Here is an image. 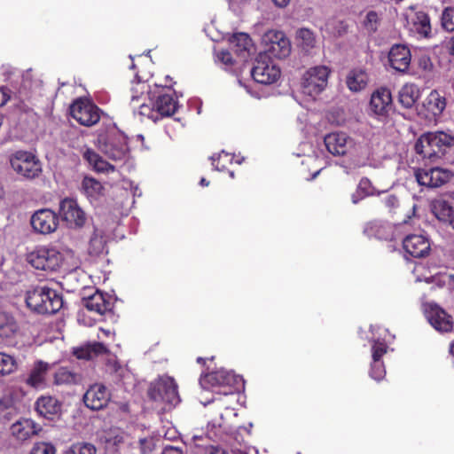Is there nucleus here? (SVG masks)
Returning a JSON list of instances; mask_svg holds the SVG:
<instances>
[{
    "mask_svg": "<svg viewBox=\"0 0 454 454\" xmlns=\"http://www.w3.org/2000/svg\"><path fill=\"white\" fill-rule=\"evenodd\" d=\"M25 301L28 309L42 315L55 314L63 307L62 295L45 285L28 289Z\"/></svg>",
    "mask_w": 454,
    "mask_h": 454,
    "instance_id": "nucleus-1",
    "label": "nucleus"
},
{
    "mask_svg": "<svg viewBox=\"0 0 454 454\" xmlns=\"http://www.w3.org/2000/svg\"><path fill=\"white\" fill-rule=\"evenodd\" d=\"M96 145L107 158L123 160L129 153L128 138L115 124H110L98 132Z\"/></svg>",
    "mask_w": 454,
    "mask_h": 454,
    "instance_id": "nucleus-2",
    "label": "nucleus"
},
{
    "mask_svg": "<svg viewBox=\"0 0 454 454\" xmlns=\"http://www.w3.org/2000/svg\"><path fill=\"white\" fill-rule=\"evenodd\" d=\"M240 379L233 372L224 369L205 373L200 379L204 388H210L216 395L232 397L239 392Z\"/></svg>",
    "mask_w": 454,
    "mask_h": 454,
    "instance_id": "nucleus-3",
    "label": "nucleus"
},
{
    "mask_svg": "<svg viewBox=\"0 0 454 454\" xmlns=\"http://www.w3.org/2000/svg\"><path fill=\"white\" fill-rule=\"evenodd\" d=\"M454 145V137L443 132H428L422 135L415 144V151L423 158H442L446 149Z\"/></svg>",
    "mask_w": 454,
    "mask_h": 454,
    "instance_id": "nucleus-4",
    "label": "nucleus"
},
{
    "mask_svg": "<svg viewBox=\"0 0 454 454\" xmlns=\"http://www.w3.org/2000/svg\"><path fill=\"white\" fill-rule=\"evenodd\" d=\"M64 261L63 254L53 247H38L27 254V262L36 270L57 271Z\"/></svg>",
    "mask_w": 454,
    "mask_h": 454,
    "instance_id": "nucleus-5",
    "label": "nucleus"
},
{
    "mask_svg": "<svg viewBox=\"0 0 454 454\" xmlns=\"http://www.w3.org/2000/svg\"><path fill=\"white\" fill-rule=\"evenodd\" d=\"M10 163L17 174L27 179H35L42 173V164L40 160L29 152H16L12 155Z\"/></svg>",
    "mask_w": 454,
    "mask_h": 454,
    "instance_id": "nucleus-6",
    "label": "nucleus"
},
{
    "mask_svg": "<svg viewBox=\"0 0 454 454\" xmlns=\"http://www.w3.org/2000/svg\"><path fill=\"white\" fill-rule=\"evenodd\" d=\"M101 109L92 101L79 98L70 106L71 116L81 125L91 127L100 120Z\"/></svg>",
    "mask_w": 454,
    "mask_h": 454,
    "instance_id": "nucleus-7",
    "label": "nucleus"
},
{
    "mask_svg": "<svg viewBox=\"0 0 454 454\" xmlns=\"http://www.w3.org/2000/svg\"><path fill=\"white\" fill-rule=\"evenodd\" d=\"M331 70L325 66H317L309 68L303 75V92L315 97L320 94L327 86Z\"/></svg>",
    "mask_w": 454,
    "mask_h": 454,
    "instance_id": "nucleus-8",
    "label": "nucleus"
},
{
    "mask_svg": "<svg viewBox=\"0 0 454 454\" xmlns=\"http://www.w3.org/2000/svg\"><path fill=\"white\" fill-rule=\"evenodd\" d=\"M281 72L267 54L259 53L251 70L253 79L262 84H271L278 80Z\"/></svg>",
    "mask_w": 454,
    "mask_h": 454,
    "instance_id": "nucleus-9",
    "label": "nucleus"
},
{
    "mask_svg": "<svg viewBox=\"0 0 454 454\" xmlns=\"http://www.w3.org/2000/svg\"><path fill=\"white\" fill-rule=\"evenodd\" d=\"M265 43V51L262 54H267L270 59H285L291 52V43L282 31H268L263 37Z\"/></svg>",
    "mask_w": 454,
    "mask_h": 454,
    "instance_id": "nucleus-10",
    "label": "nucleus"
},
{
    "mask_svg": "<svg viewBox=\"0 0 454 454\" xmlns=\"http://www.w3.org/2000/svg\"><path fill=\"white\" fill-rule=\"evenodd\" d=\"M150 399L168 404L179 403L177 385L172 378L160 379L152 384L148 390Z\"/></svg>",
    "mask_w": 454,
    "mask_h": 454,
    "instance_id": "nucleus-11",
    "label": "nucleus"
},
{
    "mask_svg": "<svg viewBox=\"0 0 454 454\" xmlns=\"http://www.w3.org/2000/svg\"><path fill=\"white\" fill-rule=\"evenodd\" d=\"M427 318L430 325L439 333H449L453 331V317L435 303H430L427 309Z\"/></svg>",
    "mask_w": 454,
    "mask_h": 454,
    "instance_id": "nucleus-12",
    "label": "nucleus"
},
{
    "mask_svg": "<svg viewBox=\"0 0 454 454\" xmlns=\"http://www.w3.org/2000/svg\"><path fill=\"white\" fill-rule=\"evenodd\" d=\"M59 215L71 228L82 227L86 221L85 213L78 206L76 200L69 198L60 201Z\"/></svg>",
    "mask_w": 454,
    "mask_h": 454,
    "instance_id": "nucleus-13",
    "label": "nucleus"
},
{
    "mask_svg": "<svg viewBox=\"0 0 454 454\" xmlns=\"http://www.w3.org/2000/svg\"><path fill=\"white\" fill-rule=\"evenodd\" d=\"M452 177V173L441 168H419L416 179L420 185L440 187Z\"/></svg>",
    "mask_w": 454,
    "mask_h": 454,
    "instance_id": "nucleus-14",
    "label": "nucleus"
},
{
    "mask_svg": "<svg viewBox=\"0 0 454 454\" xmlns=\"http://www.w3.org/2000/svg\"><path fill=\"white\" fill-rule=\"evenodd\" d=\"M31 225L35 231L41 234H50L55 231L59 225V216L51 209L37 210L31 217Z\"/></svg>",
    "mask_w": 454,
    "mask_h": 454,
    "instance_id": "nucleus-15",
    "label": "nucleus"
},
{
    "mask_svg": "<svg viewBox=\"0 0 454 454\" xmlns=\"http://www.w3.org/2000/svg\"><path fill=\"white\" fill-rule=\"evenodd\" d=\"M109 400V391L102 384H94L90 386L83 396L85 405L94 411L106 407Z\"/></svg>",
    "mask_w": 454,
    "mask_h": 454,
    "instance_id": "nucleus-16",
    "label": "nucleus"
},
{
    "mask_svg": "<svg viewBox=\"0 0 454 454\" xmlns=\"http://www.w3.org/2000/svg\"><path fill=\"white\" fill-rule=\"evenodd\" d=\"M327 151L334 156L345 155L353 145V140L344 132H333L324 139Z\"/></svg>",
    "mask_w": 454,
    "mask_h": 454,
    "instance_id": "nucleus-17",
    "label": "nucleus"
},
{
    "mask_svg": "<svg viewBox=\"0 0 454 454\" xmlns=\"http://www.w3.org/2000/svg\"><path fill=\"white\" fill-rule=\"evenodd\" d=\"M411 54L410 49L404 44H395L388 52V62L392 68L405 73L411 65Z\"/></svg>",
    "mask_w": 454,
    "mask_h": 454,
    "instance_id": "nucleus-18",
    "label": "nucleus"
},
{
    "mask_svg": "<svg viewBox=\"0 0 454 454\" xmlns=\"http://www.w3.org/2000/svg\"><path fill=\"white\" fill-rule=\"evenodd\" d=\"M403 247L406 253L415 258L425 257L430 251V243L422 235H408L403 241Z\"/></svg>",
    "mask_w": 454,
    "mask_h": 454,
    "instance_id": "nucleus-19",
    "label": "nucleus"
},
{
    "mask_svg": "<svg viewBox=\"0 0 454 454\" xmlns=\"http://www.w3.org/2000/svg\"><path fill=\"white\" fill-rule=\"evenodd\" d=\"M370 107L378 115H384L392 107V95L387 88L381 87L376 90L371 97Z\"/></svg>",
    "mask_w": 454,
    "mask_h": 454,
    "instance_id": "nucleus-20",
    "label": "nucleus"
},
{
    "mask_svg": "<svg viewBox=\"0 0 454 454\" xmlns=\"http://www.w3.org/2000/svg\"><path fill=\"white\" fill-rule=\"evenodd\" d=\"M42 427L31 419H22L12 424L11 431L19 441H26L34 435H37Z\"/></svg>",
    "mask_w": 454,
    "mask_h": 454,
    "instance_id": "nucleus-21",
    "label": "nucleus"
},
{
    "mask_svg": "<svg viewBox=\"0 0 454 454\" xmlns=\"http://www.w3.org/2000/svg\"><path fill=\"white\" fill-rule=\"evenodd\" d=\"M35 411L47 419H52L61 411V403L51 395H42L35 402Z\"/></svg>",
    "mask_w": 454,
    "mask_h": 454,
    "instance_id": "nucleus-22",
    "label": "nucleus"
},
{
    "mask_svg": "<svg viewBox=\"0 0 454 454\" xmlns=\"http://www.w3.org/2000/svg\"><path fill=\"white\" fill-rule=\"evenodd\" d=\"M178 108V102L170 94H160L157 96L153 105V110L161 116H171Z\"/></svg>",
    "mask_w": 454,
    "mask_h": 454,
    "instance_id": "nucleus-23",
    "label": "nucleus"
},
{
    "mask_svg": "<svg viewBox=\"0 0 454 454\" xmlns=\"http://www.w3.org/2000/svg\"><path fill=\"white\" fill-rule=\"evenodd\" d=\"M84 307L98 315H104L111 310V302L106 299L103 293L96 291L93 294L83 299Z\"/></svg>",
    "mask_w": 454,
    "mask_h": 454,
    "instance_id": "nucleus-24",
    "label": "nucleus"
},
{
    "mask_svg": "<svg viewBox=\"0 0 454 454\" xmlns=\"http://www.w3.org/2000/svg\"><path fill=\"white\" fill-rule=\"evenodd\" d=\"M369 77L365 70L354 68L346 77V84L349 90L358 92L364 90L368 84Z\"/></svg>",
    "mask_w": 454,
    "mask_h": 454,
    "instance_id": "nucleus-25",
    "label": "nucleus"
},
{
    "mask_svg": "<svg viewBox=\"0 0 454 454\" xmlns=\"http://www.w3.org/2000/svg\"><path fill=\"white\" fill-rule=\"evenodd\" d=\"M50 368L48 363L37 361L35 363L25 382L31 387L37 388L45 382V375Z\"/></svg>",
    "mask_w": 454,
    "mask_h": 454,
    "instance_id": "nucleus-26",
    "label": "nucleus"
},
{
    "mask_svg": "<svg viewBox=\"0 0 454 454\" xmlns=\"http://www.w3.org/2000/svg\"><path fill=\"white\" fill-rule=\"evenodd\" d=\"M109 352L108 348L102 342L89 343L74 350V355L78 359L90 360L99 355Z\"/></svg>",
    "mask_w": 454,
    "mask_h": 454,
    "instance_id": "nucleus-27",
    "label": "nucleus"
},
{
    "mask_svg": "<svg viewBox=\"0 0 454 454\" xmlns=\"http://www.w3.org/2000/svg\"><path fill=\"white\" fill-rule=\"evenodd\" d=\"M380 193L381 192L377 191L368 177H362L356 192L351 195V201L353 204H357L366 197L379 196Z\"/></svg>",
    "mask_w": 454,
    "mask_h": 454,
    "instance_id": "nucleus-28",
    "label": "nucleus"
},
{
    "mask_svg": "<svg viewBox=\"0 0 454 454\" xmlns=\"http://www.w3.org/2000/svg\"><path fill=\"white\" fill-rule=\"evenodd\" d=\"M423 106L429 114L438 116L446 107V98L437 90H432L427 97Z\"/></svg>",
    "mask_w": 454,
    "mask_h": 454,
    "instance_id": "nucleus-29",
    "label": "nucleus"
},
{
    "mask_svg": "<svg viewBox=\"0 0 454 454\" xmlns=\"http://www.w3.org/2000/svg\"><path fill=\"white\" fill-rule=\"evenodd\" d=\"M434 214L438 220L448 223L454 230V210L445 200H440L434 204Z\"/></svg>",
    "mask_w": 454,
    "mask_h": 454,
    "instance_id": "nucleus-30",
    "label": "nucleus"
},
{
    "mask_svg": "<svg viewBox=\"0 0 454 454\" xmlns=\"http://www.w3.org/2000/svg\"><path fill=\"white\" fill-rule=\"evenodd\" d=\"M419 96V91L418 88L413 84H406L404 85L399 91L398 95V102L404 108H411L416 101L418 100Z\"/></svg>",
    "mask_w": 454,
    "mask_h": 454,
    "instance_id": "nucleus-31",
    "label": "nucleus"
},
{
    "mask_svg": "<svg viewBox=\"0 0 454 454\" xmlns=\"http://www.w3.org/2000/svg\"><path fill=\"white\" fill-rule=\"evenodd\" d=\"M106 247V240L103 234V231L96 229L89 241V254L94 257H98L105 252Z\"/></svg>",
    "mask_w": 454,
    "mask_h": 454,
    "instance_id": "nucleus-32",
    "label": "nucleus"
},
{
    "mask_svg": "<svg viewBox=\"0 0 454 454\" xmlns=\"http://www.w3.org/2000/svg\"><path fill=\"white\" fill-rule=\"evenodd\" d=\"M412 25L416 32L422 37H428L431 34L430 18L424 12H417L412 19Z\"/></svg>",
    "mask_w": 454,
    "mask_h": 454,
    "instance_id": "nucleus-33",
    "label": "nucleus"
},
{
    "mask_svg": "<svg viewBox=\"0 0 454 454\" xmlns=\"http://www.w3.org/2000/svg\"><path fill=\"white\" fill-rule=\"evenodd\" d=\"M82 189L88 198L98 200L102 195L104 187L97 179L85 176L82 182Z\"/></svg>",
    "mask_w": 454,
    "mask_h": 454,
    "instance_id": "nucleus-34",
    "label": "nucleus"
},
{
    "mask_svg": "<svg viewBox=\"0 0 454 454\" xmlns=\"http://www.w3.org/2000/svg\"><path fill=\"white\" fill-rule=\"evenodd\" d=\"M230 43L232 45L233 51L238 55H244L249 51L252 45L250 36L246 33H236L230 38Z\"/></svg>",
    "mask_w": 454,
    "mask_h": 454,
    "instance_id": "nucleus-35",
    "label": "nucleus"
},
{
    "mask_svg": "<svg viewBox=\"0 0 454 454\" xmlns=\"http://www.w3.org/2000/svg\"><path fill=\"white\" fill-rule=\"evenodd\" d=\"M18 326L12 317L0 313V338H10L17 332Z\"/></svg>",
    "mask_w": 454,
    "mask_h": 454,
    "instance_id": "nucleus-36",
    "label": "nucleus"
},
{
    "mask_svg": "<svg viewBox=\"0 0 454 454\" xmlns=\"http://www.w3.org/2000/svg\"><path fill=\"white\" fill-rule=\"evenodd\" d=\"M369 235H373L378 239L387 240L392 237L391 227L380 223H371L365 229Z\"/></svg>",
    "mask_w": 454,
    "mask_h": 454,
    "instance_id": "nucleus-37",
    "label": "nucleus"
},
{
    "mask_svg": "<svg viewBox=\"0 0 454 454\" xmlns=\"http://www.w3.org/2000/svg\"><path fill=\"white\" fill-rule=\"evenodd\" d=\"M78 381V375L67 367H60L54 373L55 385H72Z\"/></svg>",
    "mask_w": 454,
    "mask_h": 454,
    "instance_id": "nucleus-38",
    "label": "nucleus"
},
{
    "mask_svg": "<svg viewBox=\"0 0 454 454\" xmlns=\"http://www.w3.org/2000/svg\"><path fill=\"white\" fill-rule=\"evenodd\" d=\"M18 369L16 358L11 355L0 352V377L10 375Z\"/></svg>",
    "mask_w": 454,
    "mask_h": 454,
    "instance_id": "nucleus-39",
    "label": "nucleus"
},
{
    "mask_svg": "<svg viewBox=\"0 0 454 454\" xmlns=\"http://www.w3.org/2000/svg\"><path fill=\"white\" fill-rule=\"evenodd\" d=\"M296 38L301 47L307 51L316 45L315 35L308 28H300L296 32Z\"/></svg>",
    "mask_w": 454,
    "mask_h": 454,
    "instance_id": "nucleus-40",
    "label": "nucleus"
},
{
    "mask_svg": "<svg viewBox=\"0 0 454 454\" xmlns=\"http://www.w3.org/2000/svg\"><path fill=\"white\" fill-rule=\"evenodd\" d=\"M63 454H97V449L90 442H77L67 448Z\"/></svg>",
    "mask_w": 454,
    "mask_h": 454,
    "instance_id": "nucleus-41",
    "label": "nucleus"
},
{
    "mask_svg": "<svg viewBox=\"0 0 454 454\" xmlns=\"http://www.w3.org/2000/svg\"><path fill=\"white\" fill-rule=\"evenodd\" d=\"M210 159L214 168L218 171L226 169L227 164L232 161V156L224 151L220 153L217 156H212Z\"/></svg>",
    "mask_w": 454,
    "mask_h": 454,
    "instance_id": "nucleus-42",
    "label": "nucleus"
},
{
    "mask_svg": "<svg viewBox=\"0 0 454 454\" xmlns=\"http://www.w3.org/2000/svg\"><path fill=\"white\" fill-rule=\"evenodd\" d=\"M441 23L444 30L454 31V7H446L442 11Z\"/></svg>",
    "mask_w": 454,
    "mask_h": 454,
    "instance_id": "nucleus-43",
    "label": "nucleus"
},
{
    "mask_svg": "<svg viewBox=\"0 0 454 454\" xmlns=\"http://www.w3.org/2000/svg\"><path fill=\"white\" fill-rule=\"evenodd\" d=\"M386 375L385 366L382 361H374L372 360V364L371 365L370 376L377 380H381Z\"/></svg>",
    "mask_w": 454,
    "mask_h": 454,
    "instance_id": "nucleus-44",
    "label": "nucleus"
},
{
    "mask_svg": "<svg viewBox=\"0 0 454 454\" xmlns=\"http://www.w3.org/2000/svg\"><path fill=\"white\" fill-rule=\"evenodd\" d=\"M56 448L50 442H37L34 445L30 454H55Z\"/></svg>",
    "mask_w": 454,
    "mask_h": 454,
    "instance_id": "nucleus-45",
    "label": "nucleus"
},
{
    "mask_svg": "<svg viewBox=\"0 0 454 454\" xmlns=\"http://www.w3.org/2000/svg\"><path fill=\"white\" fill-rule=\"evenodd\" d=\"M232 397H224L223 395H216L214 394L212 399L207 402V403H215L219 410H229L231 408Z\"/></svg>",
    "mask_w": 454,
    "mask_h": 454,
    "instance_id": "nucleus-46",
    "label": "nucleus"
},
{
    "mask_svg": "<svg viewBox=\"0 0 454 454\" xmlns=\"http://www.w3.org/2000/svg\"><path fill=\"white\" fill-rule=\"evenodd\" d=\"M387 345L384 341L375 340L372 347V360L381 361V357L387 353Z\"/></svg>",
    "mask_w": 454,
    "mask_h": 454,
    "instance_id": "nucleus-47",
    "label": "nucleus"
},
{
    "mask_svg": "<svg viewBox=\"0 0 454 454\" xmlns=\"http://www.w3.org/2000/svg\"><path fill=\"white\" fill-rule=\"evenodd\" d=\"M381 202L389 211H393L399 207V199L395 194H387L381 199Z\"/></svg>",
    "mask_w": 454,
    "mask_h": 454,
    "instance_id": "nucleus-48",
    "label": "nucleus"
},
{
    "mask_svg": "<svg viewBox=\"0 0 454 454\" xmlns=\"http://www.w3.org/2000/svg\"><path fill=\"white\" fill-rule=\"evenodd\" d=\"M184 444L178 445L166 444L163 447L161 454H184Z\"/></svg>",
    "mask_w": 454,
    "mask_h": 454,
    "instance_id": "nucleus-49",
    "label": "nucleus"
},
{
    "mask_svg": "<svg viewBox=\"0 0 454 454\" xmlns=\"http://www.w3.org/2000/svg\"><path fill=\"white\" fill-rule=\"evenodd\" d=\"M419 67L425 72H431L433 70L434 65L428 56L423 55L419 59Z\"/></svg>",
    "mask_w": 454,
    "mask_h": 454,
    "instance_id": "nucleus-50",
    "label": "nucleus"
},
{
    "mask_svg": "<svg viewBox=\"0 0 454 454\" xmlns=\"http://www.w3.org/2000/svg\"><path fill=\"white\" fill-rule=\"evenodd\" d=\"M82 156H83V159L86 161H88V163L90 165H91L92 167L94 166L95 163H97V161L100 158V155L98 153H97L96 152H94L92 149H87L83 153Z\"/></svg>",
    "mask_w": 454,
    "mask_h": 454,
    "instance_id": "nucleus-51",
    "label": "nucleus"
},
{
    "mask_svg": "<svg viewBox=\"0 0 454 454\" xmlns=\"http://www.w3.org/2000/svg\"><path fill=\"white\" fill-rule=\"evenodd\" d=\"M139 445L143 454H148L153 450V443L152 439L142 438L139 440Z\"/></svg>",
    "mask_w": 454,
    "mask_h": 454,
    "instance_id": "nucleus-52",
    "label": "nucleus"
},
{
    "mask_svg": "<svg viewBox=\"0 0 454 454\" xmlns=\"http://www.w3.org/2000/svg\"><path fill=\"white\" fill-rule=\"evenodd\" d=\"M114 168L113 166H111L106 160H105L101 156L97 161V163L94 164L93 168L98 172H104L108 170V168Z\"/></svg>",
    "mask_w": 454,
    "mask_h": 454,
    "instance_id": "nucleus-53",
    "label": "nucleus"
},
{
    "mask_svg": "<svg viewBox=\"0 0 454 454\" xmlns=\"http://www.w3.org/2000/svg\"><path fill=\"white\" fill-rule=\"evenodd\" d=\"M218 58L225 65H231L233 63L231 54L227 51H221L218 53Z\"/></svg>",
    "mask_w": 454,
    "mask_h": 454,
    "instance_id": "nucleus-54",
    "label": "nucleus"
},
{
    "mask_svg": "<svg viewBox=\"0 0 454 454\" xmlns=\"http://www.w3.org/2000/svg\"><path fill=\"white\" fill-rule=\"evenodd\" d=\"M205 454H229V453L219 447L211 445V446L206 448Z\"/></svg>",
    "mask_w": 454,
    "mask_h": 454,
    "instance_id": "nucleus-55",
    "label": "nucleus"
},
{
    "mask_svg": "<svg viewBox=\"0 0 454 454\" xmlns=\"http://www.w3.org/2000/svg\"><path fill=\"white\" fill-rule=\"evenodd\" d=\"M10 98L6 91L0 87V106H4Z\"/></svg>",
    "mask_w": 454,
    "mask_h": 454,
    "instance_id": "nucleus-56",
    "label": "nucleus"
},
{
    "mask_svg": "<svg viewBox=\"0 0 454 454\" xmlns=\"http://www.w3.org/2000/svg\"><path fill=\"white\" fill-rule=\"evenodd\" d=\"M271 1L274 3V4L276 6L281 7V8L286 7L290 2V0H271Z\"/></svg>",
    "mask_w": 454,
    "mask_h": 454,
    "instance_id": "nucleus-57",
    "label": "nucleus"
},
{
    "mask_svg": "<svg viewBox=\"0 0 454 454\" xmlns=\"http://www.w3.org/2000/svg\"><path fill=\"white\" fill-rule=\"evenodd\" d=\"M378 15L375 12L371 11L367 13L366 19L369 22L376 21Z\"/></svg>",
    "mask_w": 454,
    "mask_h": 454,
    "instance_id": "nucleus-58",
    "label": "nucleus"
},
{
    "mask_svg": "<svg viewBox=\"0 0 454 454\" xmlns=\"http://www.w3.org/2000/svg\"><path fill=\"white\" fill-rule=\"evenodd\" d=\"M149 111H150V107H149L148 106H146V105H142V106H140V114H143V115H147V116H149V117H152V118H153V115H152V116H150V113H149Z\"/></svg>",
    "mask_w": 454,
    "mask_h": 454,
    "instance_id": "nucleus-59",
    "label": "nucleus"
},
{
    "mask_svg": "<svg viewBox=\"0 0 454 454\" xmlns=\"http://www.w3.org/2000/svg\"><path fill=\"white\" fill-rule=\"evenodd\" d=\"M449 44H450V53L454 55V35L450 38Z\"/></svg>",
    "mask_w": 454,
    "mask_h": 454,
    "instance_id": "nucleus-60",
    "label": "nucleus"
},
{
    "mask_svg": "<svg viewBox=\"0 0 454 454\" xmlns=\"http://www.w3.org/2000/svg\"><path fill=\"white\" fill-rule=\"evenodd\" d=\"M202 439H203V436H202V435H201V436L194 435V436L192 437L193 442H195V444H196L197 446H199V447H200V446H201V445H200V443H198L197 442H198V441H200V440H202Z\"/></svg>",
    "mask_w": 454,
    "mask_h": 454,
    "instance_id": "nucleus-61",
    "label": "nucleus"
},
{
    "mask_svg": "<svg viewBox=\"0 0 454 454\" xmlns=\"http://www.w3.org/2000/svg\"><path fill=\"white\" fill-rule=\"evenodd\" d=\"M200 184L202 186H207L209 184V182L206 178L202 177L200 181Z\"/></svg>",
    "mask_w": 454,
    "mask_h": 454,
    "instance_id": "nucleus-62",
    "label": "nucleus"
},
{
    "mask_svg": "<svg viewBox=\"0 0 454 454\" xmlns=\"http://www.w3.org/2000/svg\"><path fill=\"white\" fill-rule=\"evenodd\" d=\"M450 354L454 357V340L450 344Z\"/></svg>",
    "mask_w": 454,
    "mask_h": 454,
    "instance_id": "nucleus-63",
    "label": "nucleus"
},
{
    "mask_svg": "<svg viewBox=\"0 0 454 454\" xmlns=\"http://www.w3.org/2000/svg\"><path fill=\"white\" fill-rule=\"evenodd\" d=\"M197 363L200 364H205L206 363V359L203 358V357H198L197 358Z\"/></svg>",
    "mask_w": 454,
    "mask_h": 454,
    "instance_id": "nucleus-64",
    "label": "nucleus"
}]
</instances>
